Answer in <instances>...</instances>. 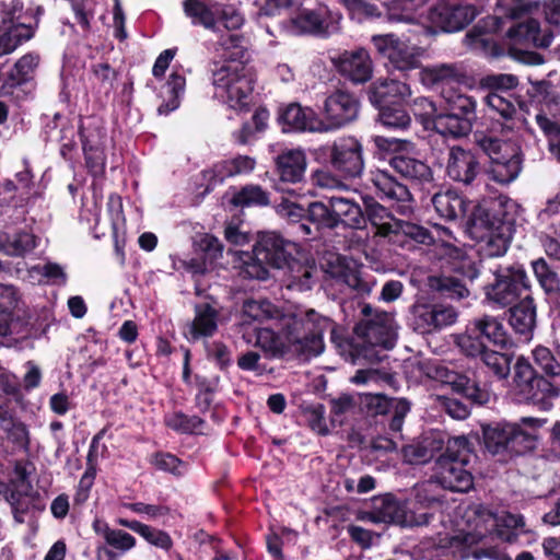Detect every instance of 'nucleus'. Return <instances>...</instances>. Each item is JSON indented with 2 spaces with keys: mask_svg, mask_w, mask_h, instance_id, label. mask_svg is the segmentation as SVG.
<instances>
[{
  "mask_svg": "<svg viewBox=\"0 0 560 560\" xmlns=\"http://www.w3.org/2000/svg\"><path fill=\"white\" fill-rule=\"evenodd\" d=\"M279 322L285 341L272 329L265 327L256 330V347L271 357L283 355L288 348L305 359L323 352V335L330 327L328 317L310 308L299 313L282 314Z\"/></svg>",
  "mask_w": 560,
  "mask_h": 560,
  "instance_id": "nucleus-1",
  "label": "nucleus"
},
{
  "mask_svg": "<svg viewBox=\"0 0 560 560\" xmlns=\"http://www.w3.org/2000/svg\"><path fill=\"white\" fill-rule=\"evenodd\" d=\"M511 203L510 200H497L490 208L478 206L468 222L470 236L482 243V250L489 257L503 256L513 235V220L501 208Z\"/></svg>",
  "mask_w": 560,
  "mask_h": 560,
  "instance_id": "nucleus-2",
  "label": "nucleus"
},
{
  "mask_svg": "<svg viewBox=\"0 0 560 560\" xmlns=\"http://www.w3.org/2000/svg\"><path fill=\"white\" fill-rule=\"evenodd\" d=\"M546 421L524 417L520 422L498 421L483 427L486 448L493 455L524 454L533 451L538 441L539 429Z\"/></svg>",
  "mask_w": 560,
  "mask_h": 560,
  "instance_id": "nucleus-3",
  "label": "nucleus"
},
{
  "mask_svg": "<svg viewBox=\"0 0 560 560\" xmlns=\"http://www.w3.org/2000/svg\"><path fill=\"white\" fill-rule=\"evenodd\" d=\"M487 533L493 534L502 542L509 545L518 544L522 536L526 537L524 545L527 546L537 540L536 533L527 527L522 514L508 511L492 513L481 509L475 512L474 532L465 533L462 542L467 546L476 545L482 541Z\"/></svg>",
  "mask_w": 560,
  "mask_h": 560,
  "instance_id": "nucleus-4",
  "label": "nucleus"
},
{
  "mask_svg": "<svg viewBox=\"0 0 560 560\" xmlns=\"http://www.w3.org/2000/svg\"><path fill=\"white\" fill-rule=\"evenodd\" d=\"M474 457L467 438L455 436L450 439L445 452L439 456L434 464V481L450 491H469L474 486L470 465Z\"/></svg>",
  "mask_w": 560,
  "mask_h": 560,
  "instance_id": "nucleus-5",
  "label": "nucleus"
},
{
  "mask_svg": "<svg viewBox=\"0 0 560 560\" xmlns=\"http://www.w3.org/2000/svg\"><path fill=\"white\" fill-rule=\"evenodd\" d=\"M214 94L231 108L244 109L252 100L253 80L244 62H215L212 69Z\"/></svg>",
  "mask_w": 560,
  "mask_h": 560,
  "instance_id": "nucleus-6",
  "label": "nucleus"
},
{
  "mask_svg": "<svg viewBox=\"0 0 560 560\" xmlns=\"http://www.w3.org/2000/svg\"><path fill=\"white\" fill-rule=\"evenodd\" d=\"M517 84V77L508 73L488 74L481 79V85L490 90L485 98L486 104L493 114L498 115L497 130L502 133L511 132L516 125L520 102L511 90Z\"/></svg>",
  "mask_w": 560,
  "mask_h": 560,
  "instance_id": "nucleus-7",
  "label": "nucleus"
},
{
  "mask_svg": "<svg viewBox=\"0 0 560 560\" xmlns=\"http://www.w3.org/2000/svg\"><path fill=\"white\" fill-rule=\"evenodd\" d=\"M474 142L490 159L487 170L490 179L500 185H508L517 178L522 161L512 143L483 132H475Z\"/></svg>",
  "mask_w": 560,
  "mask_h": 560,
  "instance_id": "nucleus-8",
  "label": "nucleus"
},
{
  "mask_svg": "<svg viewBox=\"0 0 560 560\" xmlns=\"http://www.w3.org/2000/svg\"><path fill=\"white\" fill-rule=\"evenodd\" d=\"M254 262L247 265L246 273L258 280L268 278L266 266L279 269L298 253V245L277 232H260L254 245Z\"/></svg>",
  "mask_w": 560,
  "mask_h": 560,
  "instance_id": "nucleus-9",
  "label": "nucleus"
},
{
  "mask_svg": "<svg viewBox=\"0 0 560 560\" xmlns=\"http://www.w3.org/2000/svg\"><path fill=\"white\" fill-rule=\"evenodd\" d=\"M494 281L485 287L486 302L497 308L514 303L522 291L532 288L530 280L522 265L500 266L493 271Z\"/></svg>",
  "mask_w": 560,
  "mask_h": 560,
  "instance_id": "nucleus-10",
  "label": "nucleus"
},
{
  "mask_svg": "<svg viewBox=\"0 0 560 560\" xmlns=\"http://www.w3.org/2000/svg\"><path fill=\"white\" fill-rule=\"evenodd\" d=\"M183 11L194 26L217 31L222 24L228 30H237L244 23L243 15L233 7L214 0H185Z\"/></svg>",
  "mask_w": 560,
  "mask_h": 560,
  "instance_id": "nucleus-11",
  "label": "nucleus"
},
{
  "mask_svg": "<svg viewBox=\"0 0 560 560\" xmlns=\"http://www.w3.org/2000/svg\"><path fill=\"white\" fill-rule=\"evenodd\" d=\"M362 313L366 318L357 328L358 334L373 347L393 348L397 337V324L394 315L384 311L373 312L370 305H365Z\"/></svg>",
  "mask_w": 560,
  "mask_h": 560,
  "instance_id": "nucleus-12",
  "label": "nucleus"
},
{
  "mask_svg": "<svg viewBox=\"0 0 560 560\" xmlns=\"http://www.w3.org/2000/svg\"><path fill=\"white\" fill-rule=\"evenodd\" d=\"M327 150L331 167L342 177L354 178L362 174L364 168L362 144L355 138H340Z\"/></svg>",
  "mask_w": 560,
  "mask_h": 560,
  "instance_id": "nucleus-13",
  "label": "nucleus"
},
{
  "mask_svg": "<svg viewBox=\"0 0 560 560\" xmlns=\"http://www.w3.org/2000/svg\"><path fill=\"white\" fill-rule=\"evenodd\" d=\"M456 320L457 312L452 306L418 302L410 308V326L422 335L451 326Z\"/></svg>",
  "mask_w": 560,
  "mask_h": 560,
  "instance_id": "nucleus-14",
  "label": "nucleus"
},
{
  "mask_svg": "<svg viewBox=\"0 0 560 560\" xmlns=\"http://www.w3.org/2000/svg\"><path fill=\"white\" fill-rule=\"evenodd\" d=\"M359 107V101L349 92L336 91L330 94L324 104L322 132L343 127L357 119Z\"/></svg>",
  "mask_w": 560,
  "mask_h": 560,
  "instance_id": "nucleus-15",
  "label": "nucleus"
},
{
  "mask_svg": "<svg viewBox=\"0 0 560 560\" xmlns=\"http://www.w3.org/2000/svg\"><path fill=\"white\" fill-rule=\"evenodd\" d=\"M372 43L377 52L388 59L397 70L408 71L420 65L418 48L401 42L393 34L374 35Z\"/></svg>",
  "mask_w": 560,
  "mask_h": 560,
  "instance_id": "nucleus-16",
  "label": "nucleus"
},
{
  "mask_svg": "<svg viewBox=\"0 0 560 560\" xmlns=\"http://www.w3.org/2000/svg\"><path fill=\"white\" fill-rule=\"evenodd\" d=\"M94 533L103 539L95 548L96 560H117L136 546L132 535L121 529H115L102 520H94L92 524Z\"/></svg>",
  "mask_w": 560,
  "mask_h": 560,
  "instance_id": "nucleus-17",
  "label": "nucleus"
},
{
  "mask_svg": "<svg viewBox=\"0 0 560 560\" xmlns=\"http://www.w3.org/2000/svg\"><path fill=\"white\" fill-rule=\"evenodd\" d=\"M370 180L381 198L392 203L400 214H409L413 210V198L407 186L398 183L388 172L376 170L370 173Z\"/></svg>",
  "mask_w": 560,
  "mask_h": 560,
  "instance_id": "nucleus-18",
  "label": "nucleus"
},
{
  "mask_svg": "<svg viewBox=\"0 0 560 560\" xmlns=\"http://www.w3.org/2000/svg\"><path fill=\"white\" fill-rule=\"evenodd\" d=\"M514 383L527 400L538 402L552 398L547 377L537 375L524 357H520L514 365Z\"/></svg>",
  "mask_w": 560,
  "mask_h": 560,
  "instance_id": "nucleus-19",
  "label": "nucleus"
},
{
  "mask_svg": "<svg viewBox=\"0 0 560 560\" xmlns=\"http://www.w3.org/2000/svg\"><path fill=\"white\" fill-rule=\"evenodd\" d=\"M337 71L354 83H364L372 78L373 65L364 48L343 52L331 58Z\"/></svg>",
  "mask_w": 560,
  "mask_h": 560,
  "instance_id": "nucleus-20",
  "label": "nucleus"
},
{
  "mask_svg": "<svg viewBox=\"0 0 560 560\" xmlns=\"http://www.w3.org/2000/svg\"><path fill=\"white\" fill-rule=\"evenodd\" d=\"M342 15L327 7H319L313 11H304L294 19V25L302 33L329 36L340 28Z\"/></svg>",
  "mask_w": 560,
  "mask_h": 560,
  "instance_id": "nucleus-21",
  "label": "nucleus"
},
{
  "mask_svg": "<svg viewBox=\"0 0 560 560\" xmlns=\"http://www.w3.org/2000/svg\"><path fill=\"white\" fill-rule=\"evenodd\" d=\"M478 11L471 4H442L430 10L428 19L445 32H456L475 20Z\"/></svg>",
  "mask_w": 560,
  "mask_h": 560,
  "instance_id": "nucleus-22",
  "label": "nucleus"
},
{
  "mask_svg": "<svg viewBox=\"0 0 560 560\" xmlns=\"http://www.w3.org/2000/svg\"><path fill=\"white\" fill-rule=\"evenodd\" d=\"M552 34H541L539 23L536 20L527 19L510 26L505 34V44L511 50H518V47H548L551 44Z\"/></svg>",
  "mask_w": 560,
  "mask_h": 560,
  "instance_id": "nucleus-23",
  "label": "nucleus"
},
{
  "mask_svg": "<svg viewBox=\"0 0 560 560\" xmlns=\"http://www.w3.org/2000/svg\"><path fill=\"white\" fill-rule=\"evenodd\" d=\"M281 269L282 283L288 290L304 292L311 290L316 281V265L308 259L292 256Z\"/></svg>",
  "mask_w": 560,
  "mask_h": 560,
  "instance_id": "nucleus-24",
  "label": "nucleus"
},
{
  "mask_svg": "<svg viewBox=\"0 0 560 560\" xmlns=\"http://www.w3.org/2000/svg\"><path fill=\"white\" fill-rule=\"evenodd\" d=\"M480 166L476 155L462 147H452L448 151L446 174L458 183L469 185L479 174Z\"/></svg>",
  "mask_w": 560,
  "mask_h": 560,
  "instance_id": "nucleus-25",
  "label": "nucleus"
},
{
  "mask_svg": "<svg viewBox=\"0 0 560 560\" xmlns=\"http://www.w3.org/2000/svg\"><path fill=\"white\" fill-rule=\"evenodd\" d=\"M219 312L208 303L195 306V317L185 327L184 335L188 341L212 337L218 329Z\"/></svg>",
  "mask_w": 560,
  "mask_h": 560,
  "instance_id": "nucleus-26",
  "label": "nucleus"
},
{
  "mask_svg": "<svg viewBox=\"0 0 560 560\" xmlns=\"http://www.w3.org/2000/svg\"><path fill=\"white\" fill-rule=\"evenodd\" d=\"M509 324L512 329L529 340L536 327L537 307L532 295H526L509 310Z\"/></svg>",
  "mask_w": 560,
  "mask_h": 560,
  "instance_id": "nucleus-27",
  "label": "nucleus"
},
{
  "mask_svg": "<svg viewBox=\"0 0 560 560\" xmlns=\"http://www.w3.org/2000/svg\"><path fill=\"white\" fill-rule=\"evenodd\" d=\"M392 168L418 185L430 184L433 180V173L424 162L404 153H396L389 159Z\"/></svg>",
  "mask_w": 560,
  "mask_h": 560,
  "instance_id": "nucleus-28",
  "label": "nucleus"
},
{
  "mask_svg": "<svg viewBox=\"0 0 560 560\" xmlns=\"http://www.w3.org/2000/svg\"><path fill=\"white\" fill-rule=\"evenodd\" d=\"M306 156L301 149H289L276 158L277 172L281 183H300L306 170Z\"/></svg>",
  "mask_w": 560,
  "mask_h": 560,
  "instance_id": "nucleus-29",
  "label": "nucleus"
},
{
  "mask_svg": "<svg viewBox=\"0 0 560 560\" xmlns=\"http://www.w3.org/2000/svg\"><path fill=\"white\" fill-rule=\"evenodd\" d=\"M466 75L462 67L456 63H441L421 70L420 79L424 85L441 86L442 90L453 89L454 83H460Z\"/></svg>",
  "mask_w": 560,
  "mask_h": 560,
  "instance_id": "nucleus-30",
  "label": "nucleus"
},
{
  "mask_svg": "<svg viewBox=\"0 0 560 560\" xmlns=\"http://www.w3.org/2000/svg\"><path fill=\"white\" fill-rule=\"evenodd\" d=\"M411 95L408 84L397 80H383L373 83L369 98L375 106H387L390 103L405 102Z\"/></svg>",
  "mask_w": 560,
  "mask_h": 560,
  "instance_id": "nucleus-31",
  "label": "nucleus"
},
{
  "mask_svg": "<svg viewBox=\"0 0 560 560\" xmlns=\"http://www.w3.org/2000/svg\"><path fill=\"white\" fill-rule=\"evenodd\" d=\"M364 205L365 210L363 213L365 221L368 220L375 228V234L388 237L390 241L394 240L400 220L394 218L384 206L373 199H366Z\"/></svg>",
  "mask_w": 560,
  "mask_h": 560,
  "instance_id": "nucleus-32",
  "label": "nucleus"
},
{
  "mask_svg": "<svg viewBox=\"0 0 560 560\" xmlns=\"http://www.w3.org/2000/svg\"><path fill=\"white\" fill-rule=\"evenodd\" d=\"M533 359L535 364L544 373L542 376L547 377L548 389L551 397L560 396V362L552 354L550 349L544 346H537L533 350Z\"/></svg>",
  "mask_w": 560,
  "mask_h": 560,
  "instance_id": "nucleus-33",
  "label": "nucleus"
},
{
  "mask_svg": "<svg viewBox=\"0 0 560 560\" xmlns=\"http://www.w3.org/2000/svg\"><path fill=\"white\" fill-rule=\"evenodd\" d=\"M332 208L336 226L343 223L353 229H360L365 224V218L361 207L350 199L334 196L329 199Z\"/></svg>",
  "mask_w": 560,
  "mask_h": 560,
  "instance_id": "nucleus-34",
  "label": "nucleus"
},
{
  "mask_svg": "<svg viewBox=\"0 0 560 560\" xmlns=\"http://www.w3.org/2000/svg\"><path fill=\"white\" fill-rule=\"evenodd\" d=\"M443 440L436 434L431 433L425 435L421 441L409 444L404 447V458L409 464H424L442 450Z\"/></svg>",
  "mask_w": 560,
  "mask_h": 560,
  "instance_id": "nucleus-35",
  "label": "nucleus"
},
{
  "mask_svg": "<svg viewBox=\"0 0 560 560\" xmlns=\"http://www.w3.org/2000/svg\"><path fill=\"white\" fill-rule=\"evenodd\" d=\"M502 25V18L488 16L482 20V25L478 24L467 35L466 38L471 48L482 50L486 54L494 52V44L488 33L498 32Z\"/></svg>",
  "mask_w": 560,
  "mask_h": 560,
  "instance_id": "nucleus-36",
  "label": "nucleus"
},
{
  "mask_svg": "<svg viewBox=\"0 0 560 560\" xmlns=\"http://www.w3.org/2000/svg\"><path fill=\"white\" fill-rule=\"evenodd\" d=\"M281 119L285 126L294 130L322 132L320 120L315 117L314 112L299 104H290L283 110Z\"/></svg>",
  "mask_w": 560,
  "mask_h": 560,
  "instance_id": "nucleus-37",
  "label": "nucleus"
},
{
  "mask_svg": "<svg viewBox=\"0 0 560 560\" xmlns=\"http://www.w3.org/2000/svg\"><path fill=\"white\" fill-rule=\"evenodd\" d=\"M469 324L472 326V331H477L480 337L495 346L505 348L510 345V338L503 324L494 316L483 315L472 319Z\"/></svg>",
  "mask_w": 560,
  "mask_h": 560,
  "instance_id": "nucleus-38",
  "label": "nucleus"
},
{
  "mask_svg": "<svg viewBox=\"0 0 560 560\" xmlns=\"http://www.w3.org/2000/svg\"><path fill=\"white\" fill-rule=\"evenodd\" d=\"M431 202L438 214L448 221L459 218L466 211L464 198L454 190L435 192Z\"/></svg>",
  "mask_w": 560,
  "mask_h": 560,
  "instance_id": "nucleus-39",
  "label": "nucleus"
},
{
  "mask_svg": "<svg viewBox=\"0 0 560 560\" xmlns=\"http://www.w3.org/2000/svg\"><path fill=\"white\" fill-rule=\"evenodd\" d=\"M472 125L468 118H463L450 110L438 114L433 119L434 130L444 137L452 138L467 136L472 129Z\"/></svg>",
  "mask_w": 560,
  "mask_h": 560,
  "instance_id": "nucleus-40",
  "label": "nucleus"
},
{
  "mask_svg": "<svg viewBox=\"0 0 560 560\" xmlns=\"http://www.w3.org/2000/svg\"><path fill=\"white\" fill-rule=\"evenodd\" d=\"M429 0H385L382 2L385 16L390 22L413 23L417 21V12Z\"/></svg>",
  "mask_w": 560,
  "mask_h": 560,
  "instance_id": "nucleus-41",
  "label": "nucleus"
},
{
  "mask_svg": "<svg viewBox=\"0 0 560 560\" xmlns=\"http://www.w3.org/2000/svg\"><path fill=\"white\" fill-rule=\"evenodd\" d=\"M83 151L89 170L94 175L103 174L105 170V154L101 145L102 135L98 130L85 135L81 129Z\"/></svg>",
  "mask_w": 560,
  "mask_h": 560,
  "instance_id": "nucleus-42",
  "label": "nucleus"
},
{
  "mask_svg": "<svg viewBox=\"0 0 560 560\" xmlns=\"http://www.w3.org/2000/svg\"><path fill=\"white\" fill-rule=\"evenodd\" d=\"M441 95L445 102L446 110L463 118H468L474 124L476 120L477 102L472 96L466 95L458 90H442Z\"/></svg>",
  "mask_w": 560,
  "mask_h": 560,
  "instance_id": "nucleus-43",
  "label": "nucleus"
},
{
  "mask_svg": "<svg viewBox=\"0 0 560 560\" xmlns=\"http://www.w3.org/2000/svg\"><path fill=\"white\" fill-rule=\"evenodd\" d=\"M400 509L401 504L389 495L376 498L373 501V510L365 513L361 520L370 521L375 524H398Z\"/></svg>",
  "mask_w": 560,
  "mask_h": 560,
  "instance_id": "nucleus-44",
  "label": "nucleus"
},
{
  "mask_svg": "<svg viewBox=\"0 0 560 560\" xmlns=\"http://www.w3.org/2000/svg\"><path fill=\"white\" fill-rule=\"evenodd\" d=\"M429 287L440 292L443 296L460 301L470 295V290L465 283L455 277L451 276H432L428 279Z\"/></svg>",
  "mask_w": 560,
  "mask_h": 560,
  "instance_id": "nucleus-45",
  "label": "nucleus"
},
{
  "mask_svg": "<svg viewBox=\"0 0 560 560\" xmlns=\"http://www.w3.org/2000/svg\"><path fill=\"white\" fill-rule=\"evenodd\" d=\"M36 247L34 234L22 231L9 234H0V250L8 256H23Z\"/></svg>",
  "mask_w": 560,
  "mask_h": 560,
  "instance_id": "nucleus-46",
  "label": "nucleus"
},
{
  "mask_svg": "<svg viewBox=\"0 0 560 560\" xmlns=\"http://www.w3.org/2000/svg\"><path fill=\"white\" fill-rule=\"evenodd\" d=\"M117 523L120 526L127 527L132 532L139 534L149 544L162 548L170 549L172 547V539L170 535L163 530L156 529L149 525L142 524L136 520L119 518Z\"/></svg>",
  "mask_w": 560,
  "mask_h": 560,
  "instance_id": "nucleus-47",
  "label": "nucleus"
},
{
  "mask_svg": "<svg viewBox=\"0 0 560 560\" xmlns=\"http://www.w3.org/2000/svg\"><path fill=\"white\" fill-rule=\"evenodd\" d=\"M34 30L25 23H15L0 35V57L14 51L22 43L31 39Z\"/></svg>",
  "mask_w": 560,
  "mask_h": 560,
  "instance_id": "nucleus-48",
  "label": "nucleus"
},
{
  "mask_svg": "<svg viewBox=\"0 0 560 560\" xmlns=\"http://www.w3.org/2000/svg\"><path fill=\"white\" fill-rule=\"evenodd\" d=\"M39 63V56L35 52H28L22 56L8 74V84L10 86L21 85L30 81Z\"/></svg>",
  "mask_w": 560,
  "mask_h": 560,
  "instance_id": "nucleus-49",
  "label": "nucleus"
},
{
  "mask_svg": "<svg viewBox=\"0 0 560 560\" xmlns=\"http://www.w3.org/2000/svg\"><path fill=\"white\" fill-rule=\"evenodd\" d=\"M256 162L247 155H240L229 161H222L213 166V174L218 182L225 177L249 173L255 168Z\"/></svg>",
  "mask_w": 560,
  "mask_h": 560,
  "instance_id": "nucleus-50",
  "label": "nucleus"
},
{
  "mask_svg": "<svg viewBox=\"0 0 560 560\" xmlns=\"http://www.w3.org/2000/svg\"><path fill=\"white\" fill-rule=\"evenodd\" d=\"M231 202L236 207H264L269 205V195L258 185H247L234 194Z\"/></svg>",
  "mask_w": 560,
  "mask_h": 560,
  "instance_id": "nucleus-51",
  "label": "nucleus"
},
{
  "mask_svg": "<svg viewBox=\"0 0 560 560\" xmlns=\"http://www.w3.org/2000/svg\"><path fill=\"white\" fill-rule=\"evenodd\" d=\"M219 46L222 50V57L225 59L223 62H244L246 56V40L242 35L229 34L222 36Z\"/></svg>",
  "mask_w": 560,
  "mask_h": 560,
  "instance_id": "nucleus-52",
  "label": "nucleus"
},
{
  "mask_svg": "<svg viewBox=\"0 0 560 560\" xmlns=\"http://www.w3.org/2000/svg\"><path fill=\"white\" fill-rule=\"evenodd\" d=\"M533 272L546 293H555L560 290V280L544 258L532 261Z\"/></svg>",
  "mask_w": 560,
  "mask_h": 560,
  "instance_id": "nucleus-53",
  "label": "nucleus"
},
{
  "mask_svg": "<svg viewBox=\"0 0 560 560\" xmlns=\"http://www.w3.org/2000/svg\"><path fill=\"white\" fill-rule=\"evenodd\" d=\"M480 358L497 378L504 380L509 376L512 361L509 354L487 349Z\"/></svg>",
  "mask_w": 560,
  "mask_h": 560,
  "instance_id": "nucleus-54",
  "label": "nucleus"
},
{
  "mask_svg": "<svg viewBox=\"0 0 560 560\" xmlns=\"http://www.w3.org/2000/svg\"><path fill=\"white\" fill-rule=\"evenodd\" d=\"M456 346L467 357H481L487 348L481 341V337L477 331H472V326L469 324L465 334L456 337Z\"/></svg>",
  "mask_w": 560,
  "mask_h": 560,
  "instance_id": "nucleus-55",
  "label": "nucleus"
},
{
  "mask_svg": "<svg viewBox=\"0 0 560 560\" xmlns=\"http://www.w3.org/2000/svg\"><path fill=\"white\" fill-rule=\"evenodd\" d=\"M243 314L253 320H265L277 317L278 310L266 300H248L243 305Z\"/></svg>",
  "mask_w": 560,
  "mask_h": 560,
  "instance_id": "nucleus-56",
  "label": "nucleus"
},
{
  "mask_svg": "<svg viewBox=\"0 0 560 560\" xmlns=\"http://www.w3.org/2000/svg\"><path fill=\"white\" fill-rule=\"evenodd\" d=\"M165 423L168 428L179 433H199L203 425V421L199 417H188L180 412L167 416Z\"/></svg>",
  "mask_w": 560,
  "mask_h": 560,
  "instance_id": "nucleus-57",
  "label": "nucleus"
},
{
  "mask_svg": "<svg viewBox=\"0 0 560 560\" xmlns=\"http://www.w3.org/2000/svg\"><path fill=\"white\" fill-rule=\"evenodd\" d=\"M306 220L326 228H336L332 208L323 202H312L306 209Z\"/></svg>",
  "mask_w": 560,
  "mask_h": 560,
  "instance_id": "nucleus-58",
  "label": "nucleus"
},
{
  "mask_svg": "<svg viewBox=\"0 0 560 560\" xmlns=\"http://www.w3.org/2000/svg\"><path fill=\"white\" fill-rule=\"evenodd\" d=\"M416 504L415 501L401 504L398 525L412 527L427 525L429 523L431 515L427 512L417 511Z\"/></svg>",
  "mask_w": 560,
  "mask_h": 560,
  "instance_id": "nucleus-59",
  "label": "nucleus"
},
{
  "mask_svg": "<svg viewBox=\"0 0 560 560\" xmlns=\"http://www.w3.org/2000/svg\"><path fill=\"white\" fill-rule=\"evenodd\" d=\"M398 225L393 242H397L400 235L407 236L418 244H430L433 240L430 232L420 225L404 220H400Z\"/></svg>",
  "mask_w": 560,
  "mask_h": 560,
  "instance_id": "nucleus-60",
  "label": "nucleus"
},
{
  "mask_svg": "<svg viewBox=\"0 0 560 560\" xmlns=\"http://www.w3.org/2000/svg\"><path fill=\"white\" fill-rule=\"evenodd\" d=\"M380 120L384 126L396 129H406L411 121L410 116L404 109L388 106H381Z\"/></svg>",
  "mask_w": 560,
  "mask_h": 560,
  "instance_id": "nucleus-61",
  "label": "nucleus"
},
{
  "mask_svg": "<svg viewBox=\"0 0 560 560\" xmlns=\"http://www.w3.org/2000/svg\"><path fill=\"white\" fill-rule=\"evenodd\" d=\"M186 80L183 75L173 72L167 81V85L170 88V92L172 94V100L159 106V114H167L174 109H176L179 105V96L184 93Z\"/></svg>",
  "mask_w": 560,
  "mask_h": 560,
  "instance_id": "nucleus-62",
  "label": "nucleus"
},
{
  "mask_svg": "<svg viewBox=\"0 0 560 560\" xmlns=\"http://www.w3.org/2000/svg\"><path fill=\"white\" fill-rule=\"evenodd\" d=\"M306 421L311 429L318 434L325 435L328 429L325 422V407L320 404L308 406L304 409Z\"/></svg>",
  "mask_w": 560,
  "mask_h": 560,
  "instance_id": "nucleus-63",
  "label": "nucleus"
},
{
  "mask_svg": "<svg viewBox=\"0 0 560 560\" xmlns=\"http://www.w3.org/2000/svg\"><path fill=\"white\" fill-rule=\"evenodd\" d=\"M151 462L156 468L174 475L179 476L185 472L184 463L170 453H158L152 457Z\"/></svg>",
  "mask_w": 560,
  "mask_h": 560,
  "instance_id": "nucleus-64",
  "label": "nucleus"
}]
</instances>
